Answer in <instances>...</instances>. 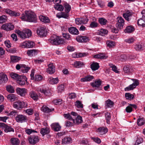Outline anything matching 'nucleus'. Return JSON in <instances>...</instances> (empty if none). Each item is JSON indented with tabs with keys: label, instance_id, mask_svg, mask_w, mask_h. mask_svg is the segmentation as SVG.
Returning <instances> with one entry per match:
<instances>
[{
	"label": "nucleus",
	"instance_id": "nucleus-44",
	"mask_svg": "<svg viewBox=\"0 0 145 145\" xmlns=\"http://www.w3.org/2000/svg\"><path fill=\"white\" fill-rule=\"evenodd\" d=\"M21 59V58L20 57L17 56H12L11 57V61L13 63L18 62Z\"/></svg>",
	"mask_w": 145,
	"mask_h": 145
},
{
	"label": "nucleus",
	"instance_id": "nucleus-36",
	"mask_svg": "<svg viewBox=\"0 0 145 145\" xmlns=\"http://www.w3.org/2000/svg\"><path fill=\"white\" fill-rule=\"evenodd\" d=\"M10 75L12 78L16 80L17 81L18 80H19V78L22 76L21 75L14 73H11L10 74Z\"/></svg>",
	"mask_w": 145,
	"mask_h": 145
},
{
	"label": "nucleus",
	"instance_id": "nucleus-40",
	"mask_svg": "<svg viewBox=\"0 0 145 145\" xmlns=\"http://www.w3.org/2000/svg\"><path fill=\"white\" fill-rule=\"evenodd\" d=\"M30 97L34 100L37 101L38 99V96L37 94L34 91H31L29 93Z\"/></svg>",
	"mask_w": 145,
	"mask_h": 145
},
{
	"label": "nucleus",
	"instance_id": "nucleus-48",
	"mask_svg": "<svg viewBox=\"0 0 145 145\" xmlns=\"http://www.w3.org/2000/svg\"><path fill=\"white\" fill-rule=\"evenodd\" d=\"M114 103L111 100L108 99L106 101L105 106L106 108L111 107L113 105Z\"/></svg>",
	"mask_w": 145,
	"mask_h": 145
},
{
	"label": "nucleus",
	"instance_id": "nucleus-22",
	"mask_svg": "<svg viewBox=\"0 0 145 145\" xmlns=\"http://www.w3.org/2000/svg\"><path fill=\"white\" fill-rule=\"evenodd\" d=\"M37 90L38 91H40L43 93L46 96H49L51 95V93L49 90L40 88H38Z\"/></svg>",
	"mask_w": 145,
	"mask_h": 145
},
{
	"label": "nucleus",
	"instance_id": "nucleus-14",
	"mask_svg": "<svg viewBox=\"0 0 145 145\" xmlns=\"http://www.w3.org/2000/svg\"><path fill=\"white\" fill-rule=\"evenodd\" d=\"M28 140L30 144H34L38 142L39 140L38 136H30L29 137Z\"/></svg>",
	"mask_w": 145,
	"mask_h": 145
},
{
	"label": "nucleus",
	"instance_id": "nucleus-54",
	"mask_svg": "<svg viewBox=\"0 0 145 145\" xmlns=\"http://www.w3.org/2000/svg\"><path fill=\"white\" fill-rule=\"evenodd\" d=\"M119 60L122 61H124L127 59V56L124 54H122L118 57Z\"/></svg>",
	"mask_w": 145,
	"mask_h": 145
},
{
	"label": "nucleus",
	"instance_id": "nucleus-25",
	"mask_svg": "<svg viewBox=\"0 0 145 145\" xmlns=\"http://www.w3.org/2000/svg\"><path fill=\"white\" fill-rule=\"evenodd\" d=\"M123 69L125 73L128 74L131 73L133 71L131 67L129 65L125 66L123 67Z\"/></svg>",
	"mask_w": 145,
	"mask_h": 145
},
{
	"label": "nucleus",
	"instance_id": "nucleus-8",
	"mask_svg": "<svg viewBox=\"0 0 145 145\" xmlns=\"http://www.w3.org/2000/svg\"><path fill=\"white\" fill-rule=\"evenodd\" d=\"M132 80H135V81L132 84L125 88V91H128L133 90L134 88H135L137 86L139 85V83L138 80H135L134 79H133Z\"/></svg>",
	"mask_w": 145,
	"mask_h": 145
},
{
	"label": "nucleus",
	"instance_id": "nucleus-5",
	"mask_svg": "<svg viewBox=\"0 0 145 145\" xmlns=\"http://www.w3.org/2000/svg\"><path fill=\"white\" fill-rule=\"evenodd\" d=\"M15 120L18 123H23L26 122L28 120L27 117L22 114H17L15 117Z\"/></svg>",
	"mask_w": 145,
	"mask_h": 145
},
{
	"label": "nucleus",
	"instance_id": "nucleus-24",
	"mask_svg": "<svg viewBox=\"0 0 145 145\" xmlns=\"http://www.w3.org/2000/svg\"><path fill=\"white\" fill-rule=\"evenodd\" d=\"M8 100L11 102L14 101L18 99V97L16 95L12 94H10L7 96Z\"/></svg>",
	"mask_w": 145,
	"mask_h": 145
},
{
	"label": "nucleus",
	"instance_id": "nucleus-42",
	"mask_svg": "<svg viewBox=\"0 0 145 145\" xmlns=\"http://www.w3.org/2000/svg\"><path fill=\"white\" fill-rule=\"evenodd\" d=\"M50 132L49 129L48 128H42L40 130V133L43 136L45 135L48 134Z\"/></svg>",
	"mask_w": 145,
	"mask_h": 145
},
{
	"label": "nucleus",
	"instance_id": "nucleus-32",
	"mask_svg": "<svg viewBox=\"0 0 145 145\" xmlns=\"http://www.w3.org/2000/svg\"><path fill=\"white\" fill-rule=\"evenodd\" d=\"M72 121H73V123H74L75 124H78L82 122V117L79 116H77L76 119L74 120L73 119Z\"/></svg>",
	"mask_w": 145,
	"mask_h": 145
},
{
	"label": "nucleus",
	"instance_id": "nucleus-16",
	"mask_svg": "<svg viewBox=\"0 0 145 145\" xmlns=\"http://www.w3.org/2000/svg\"><path fill=\"white\" fill-rule=\"evenodd\" d=\"M27 89L25 88H18L16 89V91L21 96L24 97L27 93Z\"/></svg>",
	"mask_w": 145,
	"mask_h": 145
},
{
	"label": "nucleus",
	"instance_id": "nucleus-56",
	"mask_svg": "<svg viewBox=\"0 0 145 145\" xmlns=\"http://www.w3.org/2000/svg\"><path fill=\"white\" fill-rule=\"evenodd\" d=\"M99 23L101 25H105L107 22L106 19L103 18H99Z\"/></svg>",
	"mask_w": 145,
	"mask_h": 145
},
{
	"label": "nucleus",
	"instance_id": "nucleus-47",
	"mask_svg": "<svg viewBox=\"0 0 145 145\" xmlns=\"http://www.w3.org/2000/svg\"><path fill=\"white\" fill-rule=\"evenodd\" d=\"M99 132L101 135H103L108 131V129L105 127H101L99 128L98 129Z\"/></svg>",
	"mask_w": 145,
	"mask_h": 145
},
{
	"label": "nucleus",
	"instance_id": "nucleus-28",
	"mask_svg": "<svg viewBox=\"0 0 145 145\" xmlns=\"http://www.w3.org/2000/svg\"><path fill=\"white\" fill-rule=\"evenodd\" d=\"M137 107V106L135 105L129 104V105L126 108L125 110L127 113H130L132 111L133 108H136Z\"/></svg>",
	"mask_w": 145,
	"mask_h": 145
},
{
	"label": "nucleus",
	"instance_id": "nucleus-38",
	"mask_svg": "<svg viewBox=\"0 0 145 145\" xmlns=\"http://www.w3.org/2000/svg\"><path fill=\"white\" fill-rule=\"evenodd\" d=\"M88 53H78V54H73V57L78 58L86 56L88 55Z\"/></svg>",
	"mask_w": 145,
	"mask_h": 145
},
{
	"label": "nucleus",
	"instance_id": "nucleus-3",
	"mask_svg": "<svg viewBox=\"0 0 145 145\" xmlns=\"http://www.w3.org/2000/svg\"><path fill=\"white\" fill-rule=\"evenodd\" d=\"M48 41L52 44L56 45L62 44L63 42V39L56 35H52L48 40Z\"/></svg>",
	"mask_w": 145,
	"mask_h": 145
},
{
	"label": "nucleus",
	"instance_id": "nucleus-58",
	"mask_svg": "<svg viewBox=\"0 0 145 145\" xmlns=\"http://www.w3.org/2000/svg\"><path fill=\"white\" fill-rule=\"evenodd\" d=\"M75 105L78 108H82L83 107V104L79 101H76V102Z\"/></svg>",
	"mask_w": 145,
	"mask_h": 145
},
{
	"label": "nucleus",
	"instance_id": "nucleus-39",
	"mask_svg": "<svg viewBox=\"0 0 145 145\" xmlns=\"http://www.w3.org/2000/svg\"><path fill=\"white\" fill-rule=\"evenodd\" d=\"M84 65L83 63L80 61H75L74 64V66L77 68L82 67Z\"/></svg>",
	"mask_w": 145,
	"mask_h": 145
},
{
	"label": "nucleus",
	"instance_id": "nucleus-49",
	"mask_svg": "<svg viewBox=\"0 0 145 145\" xmlns=\"http://www.w3.org/2000/svg\"><path fill=\"white\" fill-rule=\"evenodd\" d=\"M7 91L10 93H13L14 92V90L13 86L10 85H8L6 86Z\"/></svg>",
	"mask_w": 145,
	"mask_h": 145
},
{
	"label": "nucleus",
	"instance_id": "nucleus-50",
	"mask_svg": "<svg viewBox=\"0 0 145 145\" xmlns=\"http://www.w3.org/2000/svg\"><path fill=\"white\" fill-rule=\"evenodd\" d=\"M7 17L5 15H3L0 16V24L6 22L7 20Z\"/></svg>",
	"mask_w": 145,
	"mask_h": 145
},
{
	"label": "nucleus",
	"instance_id": "nucleus-55",
	"mask_svg": "<svg viewBox=\"0 0 145 145\" xmlns=\"http://www.w3.org/2000/svg\"><path fill=\"white\" fill-rule=\"evenodd\" d=\"M125 96L127 99L130 100L133 99L134 97L133 95L129 93H126L125 94Z\"/></svg>",
	"mask_w": 145,
	"mask_h": 145
},
{
	"label": "nucleus",
	"instance_id": "nucleus-37",
	"mask_svg": "<svg viewBox=\"0 0 145 145\" xmlns=\"http://www.w3.org/2000/svg\"><path fill=\"white\" fill-rule=\"evenodd\" d=\"M99 67V64L97 63L93 62L91 65V68L93 71H95L97 70Z\"/></svg>",
	"mask_w": 145,
	"mask_h": 145
},
{
	"label": "nucleus",
	"instance_id": "nucleus-21",
	"mask_svg": "<svg viewBox=\"0 0 145 145\" xmlns=\"http://www.w3.org/2000/svg\"><path fill=\"white\" fill-rule=\"evenodd\" d=\"M48 68L47 69V72L50 74L53 73L55 71V67L52 64L48 65Z\"/></svg>",
	"mask_w": 145,
	"mask_h": 145
},
{
	"label": "nucleus",
	"instance_id": "nucleus-18",
	"mask_svg": "<svg viewBox=\"0 0 145 145\" xmlns=\"http://www.w3.org/2000/svg\"><path fill=\"white\" fill-rule=\"evenodd\" d=\"M123 16L128 21L131 19V17L132 15V13L129 10H127L125 13L123 14Z\"/></svg>",
	"mask_w": 145,
	"mask_h": 145
},
{
	"label": "nucleus",
	"instance_id": "nucleus-52",
	"mask_svg": "<svg viewBox=\"0 0 145 145\" xmlns=\"http://www.w3.org/2000/svg\"><path fill=\"white\" fill-rule=\"evenodd\" d=\"M105 116L106 120L107 123L108 124H109L110 121L111 119V116H110V113L107 112L105 113Z\"/></svg>",
	"mask_w": 145,
	"mask_h": 145
},
{
	"label": "nucleus",
	"instance_id": "nucleus-15",
	"mask_svg": "<svg viewBox=\"0 0 145 145\" xmlns=\"http://www.w3.org/2000/svg\"><path fill=\"white\" fill-rule=\"evenodd\" d=\"M8 80L7 76L5 74L0 73V84H3L7 82Z\"/></svg>",
	"mask_w": 145,
	"mask_h": 145
},
{
	"label": "nucleus",
	"instance_id": "nucleus-31",
	"mask_svg": "<svg viewBox=\"0 0 145 145\" xmlns=\"http://www.w3.org/2000/svg\"><path fill=\"white\" fill-rule=\"evenodd\" d=\"M10 142L12 145H19L20 142L19 139L15 138H12Z\"/></svg>",
	"mask_w": 145,
	"mask_h": 145
},
{
	"label": "nucleus",
	"instance_id": "nucleus-34",
	"mask_svg": "<svg viewBox=\"0 0 145 145\" xmlns=\"http://www.w3.org/2000/svg\"><path fill=\"white\" fill-rule=\"evenodd\" d=\"M72 140L69 137H66L62 139V143L63 144H66L71 143Z\"/></svg>",
	"mask_w": 145,
	"mask_h": 145
},
{
	"label": "nucleus",
	"instance_id": "nucleus-45",
	"mask_svg": "<svg viewBox=\"0 0 145 145\" xmlns=\"http://www.w3.org/2000/svg\"><path fill=\"white\" fill-rule=\"evenodd\" d=\"M134 30V28L131 26H129L126 27L124 30L125 33H130L133 32Z\"/></svg>",
	"mask_w": 145,
	"mask_h": 145
},
{
	"label": "nucleus",
	"instance_id": "nucleus-13",
	"mask_svg": "<svg viewBox=\"0 0 145 145\" xmlns=\"http://www.w3.org/2000/svg\"><path fill=\"white\" fill-rule=\"evenodd\" d=\"M77 41L81 42H86L89 41V38L88 37L78 36L76 38Z\"/></svg>",
	"mask_w": 145,
	"mask_h": 145
},
{
	"label": "nucleus",
	"instance_id": "nucleus-6",
	"mask_svg": "<svg viewBox=\"0 0 145 145\" xmlns=\"http://www.w3.org/2000/svg\"><path fill=\"white\" fill-rule=\"evenodd\" d=\"M37 35L40 37L45 36L47 34L46 28L44 27H42L38 29L37 30Z\"/></svg>",
	"mask_w": 145,
	"mask_h": 145
},
{
	"label": "nucleus",
	"instance_id": "nucleus-26",
	"mask_svg": "<svg viewBox=\"0 0 145 145\" xmlns=\"http://www.w3.org/2000/svg\"><path fill=\"white\" fill-rule=\"evenodd\" d=\"M88 20H86L83 18H77L75 19L76 23L77 25H79L81 24H84L86 23Z\"/></svg>",
	"mask_w": 145,
	"mask_h": 145
},
{
	"label": "nucleus",
	"instance_id": "nucleus-61",
	"mask_svg": "<svg viewBox=\"0 0 145 145\" xmlns=\"http://www.w3.org/2000/svg\"><path fill=\"white\" fill-rule=\"evenodd\" d=\"M134 40H135L133 38L131 37L125 40V41L126 42L130 44L133 43Z\"/></svg>",
	"mask_w": 145,
	"mask_h": 145
},
{
	"label": "nucleus",
	"instance_id": "nucleus-29",
	"mask_svg": "<svg viewBox=\"0 0 145 145\" xmlns=\"http://www.w3.org/2000/svg\"><path fill=\"white\" fill-rule=\"evenodd\" d=\"M49 82L52 84H56L59 82V80L57 78H53L52 77H50L48 79Z\"/></svg>",
	"mask_w": 145,
	"mask_h": 145
},
{
	"label": "nucleus",
	"instance_id": "nucleus-62",
	"mask_svg": "<svg viewBox=\"0 0 145 145\" xmlns=\"http://www.w3.org/2000/svg\"><path fill=\"white\" fill-rule=\"evenodd\" d=\"M142 45L138 44L135 46V48L137 50H139L142 49Z\"/></svg>",
	"mask_w": 145,
	"mask_h": 145
},
{
	"label": "nucleus",
	"instance_id": "nucleus-53",
	"mask_svg": "<svg viewBox=\"0 0 145 145\" xmlns=\"http://www.w3.org/2000/svg\"><path fill=\"white\" fill-rule=\"evenodd\" d=\"M54 8L56 9L59 11L63 10L64 9L63 7L61 5L56 4L54 6Z\"/></svg>",
	"mask_w": 145,
	"mask_h": 145
},
{
	"label": "nucleus",
	"instance_id": "nucleus-7",
	"mask_svg": "<svg viewBox=\"0 0 145 145\" xmlns=\"http://www.w3.org/2000/svg\"><path fill=\"white\" fill-rule=\"evenodd\" d=\"M3 11L7 14L12 16L17 17L19 16L20 15L19 13L12 11L8 8H5Z\"/></svg>",
	"mask_w": 145,
	"mask_h": 145
},
{
	"label": "nucleus",
	"instance_id": "nucleus-20",
	"mask_svg": "<svg viewBox=\"0 0 145 145\" xmlns=\"http://www.w3.org/2000/svg\"><path fill=\"white\" fill-rule=\"evenodd\" d=\"M93 57L95 58L101 59H106L108 57V56L104 53H100L95 55Z\"/></svg>",
	"mask_w": 145,
	"mask_h": 145
},
{
	"label": "nucleus",
	"instance_id": "nucleus-33",
	"mask_svg": "<svg viewBox=\"0 0 145 145\" xmlns=\"http://www.w3.org/2000/svg\"><path fill=\"white\" fill-rule=\"evenodd\" d=\"M39 18L41 21L44 23H48L50 22V20L47 17L41 15L39 17Z\"/></svg>",
	"mask_w": 145,
	"mask_h": 145
},
{
	"label": "nucleus",
	"instance_id": "nucleus-23",
	"mask_svg": "<svg viewBox=\"0 0 145 145\" xmlns=\"http://www.w3.org/2000/svg\"><path fill=\"white\" fill-rule=\"evenodd\" d=\"M69 32L73 35H77L79 34V31L78 29L74 27H71L68 28Z\"/></svg>",
	"mask_w": 145,
	"mask_h": 145
},
{
	"label": "nucleus",
	"instance_id": "nucleus-63",
	"mask_svg": "<svg viewBox=\"0 0 145 145\" xmlns=\"http://www.w3.org/2000/svg\"><path fill=\"white\" fill-rule=\"evenodd\" d=\"M62 99H56L53 101V103L57 105L59 104H61V103Z\"/></svg>",
	"mask_w": 145,
	"mask_h": 145
},
{
	"label": "nucleus",
	"instance_id": "nucleus-59",
	"mask_svg": "<svg viewBox=\"0 0 145 145\" xmlns=\"http://www.w3.org/2000/svg\"><path fill=\"white\" fill-rule=\"evenodd\" d=\"M137 123L138 125L141 126L144 125V121L142 118H139L138 120Z\"/></svg>",
	"mask_w": 145,
	"mask_h": 145
},
{
	"label": "nucleus",
	"instance_id": "nucleus-46",
	"mask_svg": "<svg viewBox=\"0 0 145 145\" xmlns=\"http://www.w3.org/2000/svg\"><path fill=\"white\" fill-rule=\"evenodd\" d=\"M54 110V108L50 109L46 106H43L42 108V110L46 113H48Z\"/></svg>",
	"mask_w": 145,
	"mask_h": 145
},
{
	"label": "nucleus",
	"instance_id": "nucleus-11",
	"mask_svg": "<svg viewBox=\"0 0 145 145\" xmlns=\"http://www.w3.org/2000/svg\"><path fill=\"white\" fill-rule=\"evenodd\" d=\"M118 22L116 24V27L118 29H121L124 24V21L121 17L118 18Z\"/></svg>",
	"mask_w": 145,
	"mask_h": 145
},
{
	"label": "nucleus",
	"instance_id": "nucleus-4",
	"mask_svg": "<svg viewBox=\"0 0 145 145\" xmlns=\"http://www.w3.org/2000/svg\"><path fill=\"white\" fill-rule=\"evenodd\" d=\"M27 106V104L26 103L19 100L14 102L13 104V107L18 110L22 109L26 107Z\"/></svg>",
	"mask_w": 145,
	"mask_h": 145
},
{
	"label": "nucleus",
	"instance_id": "nucleus-1",
	"mask_svg": "<svg viewBox=\"0 0 145 145\" xmlns=\"http://www.w3.org/2000/svg\"><path fill=\"white\" fill-rule=\"evenodd\" d=\"M20 18L22 20L30 22H36L37 20L35 13L29 11H25V13L22 14Z\"/></svg>",
	"mask_w": 145,
	"mask_h": 145
},
{
	"label": "nucleus",
	"instance_id": "nucleus-57",
	"mask_svg": "<svg viewBox=\"0 0 145 145\" xmlns=\"http://www.w3.org/2000/svg\"><path fill=\"white\" fill-rule=\"evenodd\" d=\"M65 10L66 12L68 13L71 10V7L67 3H65L64 5Z\"/></svg>",
	"mask_w": 145,
	"mask_h": 145
},
{
	"label": "nucleus",
	"instance_id": "nucleus-10",
	"mask_svg": "<svg viewBox=\"0 0 145 145\" xmlns=\"http://www.w3.org/2000/svg\"><path fill=\"white\" fill-rule=\"evenodd\" d=\"M0 127H2L5 132L14 131V129L8 126L3 123H0Z\"/></svg>",
	"mask_w": 145,
	"mask_h": 145
},
{
	"label": "nucleus",
	"instance_id": "nucleus-12",
	"mask_svg": "<svg viewBox=\"0 0 145 145\" xmlns=\"http://www.w3.org/2000/svg\"><path fill=\"white\" fill-rule=\"evenodd\" d=\"M35 45V43L32 41H26L23 42L21 46L23 48H31Z\"/></svg>",
	"mask_w": 145,
	"mask_h": 145
},
{
	"label": "nucleus",
	"instance_id": "nucleus-30",
	"mask_svg": "<svg viewBox=\"0 0 145 145\" xmlns=\"http://www.w3.org/2000/svg\"><path fill=\"white\" fill-rule=\"evenodd\" d=\"M37 50L35 49L28 50L27 52V55L30 56H35L37 54Z\"/></svg>",
	"mask_w": 145,
	"mask_h": 145
},
{
	"label": "nucleus",
	"instance_id": "nucleus-35",
	"mask_svg": "<svg viewBox=\"0 0 145 145\" xmlns=\"http://www.w3.org/2000/svg\"><path fill=\"white\" fill-rule=\"evenodd\" d=\"M101 82L100 80L95 81L94 82L91 83V84L93 88H99L101 85Z\"/></svg>",
	"mask_w": 145,
	"mask_h": 145
},
{
	"label": "nucleus",
	"instance_id": "nucleus-2",
	"mask_svg": "<svg viewBox=\"0 0 145 145\" xmlns=\"http://www.w3.org/2000/svg\"><path fill=\"white\" fill-rule=\"evenodd\" d=\"M15 32L20 38L24 39L29 38L32 35L31 30L29 29H24L22 31L19 30H16Z\"/></svg>",
	"mask_w": 145,
	"mask_h": 145
},
{
	"label": "nucleus",
	"instance_id": "nucleus-43",
	"mask_svg": "<svg viewBox=\"0 0 145 145\" xmlns=\"http://www.w3.org/2000/svg\"><path fill=\"white\" fill-rule=\"evenodd\" d=\"M22 71L23 72H27L30 69V67H29L25 65L22 64Z\"/></svg>",
	"mask_w": 145,
	"mask_h": 145
},
{
	"label": "nucleus",
	"instance_id": "nucleus-27",
	"mask_svg": "<svg viewBox=\"0 0 145 145\" xmlns=\"http://www.w3.org/2000/svg\"><path fill=\"white\" fill-rule=\"evenodd\" d=\"M94 78V77L93 76L88 75L84 78H81V81L82 82L90 81Z\"/></svg>",
	"mask_w": 145,
	"mask_h": 145
},
{
	"label": "nucleus",
	"instance_id": "nucleus-9",
	"mask_svg": "<svg viewBox=\"0 0 145 145\" xmlns=\"http://www.w3.org/2000/svg\"><path fill=\"white\" fill-rule=\"evenodd\" d=\"M14 26L11 23H6L2 25L1 28L7 31L12 30L14 29Z\"/></svg>",
	"mask_w": 145,
	"mask_h": 145
},
{
	"label": "nucleus",
	"instance_id": "nucleus-60",
	"mask_svg": "<svg viewBox=\"0 0 145 145\" xmlns=\"http://www.w3.org/2000/svg\"><path fill=\"white\" fill-rule=\"evenodd\" d=\"M63 116L64 117L66 118V119L70 120L72 121L73 118H72V116L70 115V114L69 113L67 114H63Z\"/></svg>",
	"mask_w": 145,
	"mask_h": 145
},
{
	"label": "nucleus",
	"instance_id": "nucleus-19",
	"mask_svg": "<svg viewBox=\"0 0 145 145\" xmlns=\"http://www.w3.org/2000/svg\"><path fill=\"white\" fill-rule=\"evenodd\" d=\"M27 80V78L25 76H22L21 77L19 78V80L17 81V83L20 85L23 86L25 84V81Z\"/></svg>",
	"mask_w": 145,
	"mask_h": 145
},
{
	"label": "nucleus",
	"instance_id": "nucleus-51",
	"mask_svg": "<svg viewBox=\"0 0 145 145\" xmlns=\"http://www.w3.org/2000/svg\"><path fill=\"white\" fill-rule=\"evenodd\" d=\"M107 33L108 31L107 30L103 29H101L98 32L99 35L102 36H104L107 34Z\"/></svg>",
	"mask_w": 145,
	"mask_h": 145
},
{
	"label": "nucleus",
	"instance_id": "nucleus-64",
	"mask_svg": "<svg viewBox=\"0 0 145 145\" xmlns=\"http://www.w3.org/2000/svg\"><path fill=\"white\" fill-rule=\"evenodd\" d=\"M42 77L40 75H36L34 78V79L35 81H39L41 80Z\"/></svg>",
	"mask_w": 145,
	"mask_h": 145
},
{
	"label": "nucleus",
	"instance_id": "nucleus-41",
	"mask_svg": "<svg viewBox=\"0 0 145 145\" xmlns=\"http://www.w3.org/2000/svg\"><path fill=\"white\" fill-rule=\"evenodd\" d=\"M142 18L138 20L137 24L138 25L142 26V27H145V18L144 19Z\"/></svg>",
	"mask_w": 145,
	"mask_h": 145
},
{
	"label": "nucleus",
	"instance_id": "nucleus-17",
	"mask_svg": "<svg viewBox=\"0 0 145 145\" xmlns=\"http://www.w3.org/2000/svg\"><path fill=\"white\" fill-rule=\"evenodd\" d=\"M52 129L55 131L57 132L60 130L61 128L58 123H54L51 125Z\"/></svg>",
	"mask_w": 145,
	"mask_h": 145
}]
</instances>
